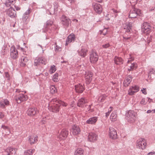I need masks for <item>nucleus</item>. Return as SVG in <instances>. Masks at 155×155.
Returning <instances> with one entry per match:
<instances>
[{
	"label": "nucleus",
	"instance_id": "nucleus-1",
	"mask_svg": "<svg viewBox=\"0 0 155 155\" xmlns=\"http://www.w3.org/2000/svg\"><path fill=\"white\" fill-rule=\"evenodd\" d=\"M56 101L57 99H53L50 102L48 105V109L53 112H57L59 110L60 105Z\"/></svg>",
	"mask_w": 155,
	"mask_h": 155
},
{
	"label": "nucleus",
	"instance_id": "nucleus-2",
	"mask_svg": "<svg viewBox=\"0 0 155 155\" xmlns=\"http://www.w3.org/2000/svg\"><path fill=\"white\" fill-rule=\"evenodd\" d=\"M126 115L128 121L130 123L134 122L136 119L137 114L134 110H129Z\"/></svg>",
	"mask_w": 155,
	"mask_h": 155
},
{
	"label": "nucleus",
	"instance_id": "nucleus-3",
	"mask_svg": "<svg viewBox=\"0 0 155 155\" xmlns=\"http://www.w3.org/2000/svg\"><path fill=\"white\" fill-rule=\"evenodd\" d=\"M136 145L137 148L142 150H144L147 146L146 141L144 138H139L136 141Z\"/></svg>",
	"mask_w": 155,
	"mask_h": 155
},
{
	"label": "nucleus",
	"instance_id": "nucleus-4",
	"mask_svg": "<svg viewBox=\"0 0 155 155\" xmlns=\"http://www.w3.org/2000/svg\"><path fill=\"white\" fill-rule=\"evenodd\" d=\"M137 15H142L141 11L140 9L134 8L130 11L129 16L130 18H135Z\"/></svg>",
	"mask_w": 155,
	"mask_h": 155
},
{
	"label": "nucleus",
	"instance_id": "nucleus-5",
	"mask_svg": "<svg viewBox=\"0 0 155 155\" xmlns=\"http://www.w3.org/2000/svg\"><path fill=\"white\" fill-rule=\"evenodd\" d=\"M28 98L26 95L22 93L19 94L15 97V99L18 103L19 104L22 102L27 101Z\"/></svg>",
	"mask_w": 155,
	"mask_h": 155
},
{
	"label": "nucleus",
	"instance_id": "nucleus-6",
	"mask_svg": "<svg viewBox=\"0 0 155 155\" xmlns=\"http://www.w3.org/2000/svg\"><path fill=\"white\" fill-rule=\"evenodd\" d=\"M98 56L97 53L94 51H91L90 57V61L92 63H95L98 61Z\"/></svg>",
	"mask_w": 155,
	"mask_h": 155
},
{
	"label": "nucleus",
	"instance_id": "nucleus-7",
	"mask_svg": "<svg viewBox=\"0 0 155 155\" xmlns=\"http://www.w3.org/2000/svg\"><path fill=\"white\" fill-rule=\"evenodd\" d=\"M46 64V60L44 57H37L35 60L34 64L38 66L40 64Z\"/></svg>",
	"mask_w": 155,
	"mask_h": 155
},
{
	"label": "nucleus",
	"instance_id": "nucleus-8",
	"mask_svg": "<svg viewBox=\"0 0 155 155\" xmlns=\"http://www.w3.org/2000/svg\"><path fill=\"white\" fill-rule=\"evenodd\" d=\"M151 27L150 24L145 22L143 23V26L142 28V31L147 35L149 34L150 32Z\"/></svg>",
	"mask_w": 155,
	"mask_h": 155
},
{
	"label": "nucleus",
	"instance_id": "nucleus-9",
	"mask_svg": "<svg viewBox=\"0 0 155 155\" xmlns=\"http://www.w3.org/2000/svg\"><path fill=\"white\" fill-rule=\"evenodd\" d=\"M68 134V132L66 130L63 129L62 130L57 137L59 140H63L67 137Z\"/></svg>",
	"mask_w": 155,
	"mask_h": 155
},
{
	"label": "nucleus",
	"instance_id": "nucleus-10",
	"mask_svg": "<svg viewBox=\"0 0 155 155\" xmlns=\"http://www.w3.org/2000/svg\"><path fill=\"white\" fill-rule=\"evenodd\" d=\"M109 134L110 137L112 139H116L117 138L116 130L112 127L109 128Z\"/></svg>",
	"mask_w": 155,
	"mask_h": 155
},
{
	"label": "nucleus",
	"instance_id": "nucleus-11",
	"mask_svg": "<svg viewBox=\"0 0 155 155\" xmlns=\"http://www.w3.org/2000/svg\"><path fill=\"white\" fill-rule=\"evenodd\" d=\"M139 90V87L137 86H133L130 87L128 90V94L132 95Z\"/></svg>",
	"mask_w": 155,
	"mask_h": 155
},
{
	"label": "nucleus",
	"instance_id": "nucleus-12",
	"mask_svg": "<svg viewBox=\"0 0 155 155\" xmlns=\"http://www.w3.org/2000/svg\"><path fill=\"white\" fill-rule=\"evenodd\" d=\"M38 137L35 135H32L28 137V141L31 145L36 143L38 141Z\"/></svg>",
	"mask_w": 155,
	"mask_h": 155
},
{
	"label": "nucleus",
	"instance_id": "nucleus-13",
	"mask_svg": "<svg viewBox=\"0 0 155 155\" xmlns=\"http://www.w3.org/2000/svg\"><path fill=\"white\" fill-rule=\"evenodd\" d=\"M97 136L94 133H90L88 136V140L91 142H94L97 140Z\"/></svg>",
	"mask_w": 155,
	"mask_h": 155
},
{
	"label": "nucleus",
	"instance_id": "nucleus-14",
	"mask_svg": "<svg viewBox=\"0 0 155 155\" xmlns=\"http://www.w3.org/2000/svg\"><path fill=\"white\" fill-rule=\"evenodd\" d=\"M93 7L94 10L97 13L100 14L102 12L103 9L100 4L94 3L93 4Z\"/></svg>",
	"mask_w": 155,
	"mask_h": 155
},
{
	"label": "nucleus",
	"instance_id": "nucleus-15",
	"mask_svg": "<svg viewBox=\"0 0 155 155\" xmlns=\"http://www.w3.org/2000/svg\"><path fill=\"white\" fill-rule=\"evenodd\" d=\"M87 103L88 101L87 100L84 98H81L78 100L77 105L79 107L83 108L86 106V104Z\"/></svg>",
	"mask_w": 155,
	"mask_h": 155
},
{
	"label": "nucleus",
	"instance_id": "nucleus-16",
	"mask_svg": "<svg viewBox=\"0 0 155 155\" xmlns=\"http://www.w3.org/2000/svg\"><path fill=\"white\" fill-rule=\"evenodd\" d=\"M10 55L13 59H16L18 57V51L14 46L11 47Z\"/></svg>",
	"mask_w": 155,
	"mask_h": 155
},
{
	"label": "nucleus",
	"instance_id": "nucleus-17",
	"mask_svg": "<svg viewBox=\"0 0 155 155\" xmlns=\"http://www.w3.org/2000/svg\"><path fill=\"white\" fill-rule=\"evenodd\" d=\"M38 112L36 108L34 107H30L27 110V114L30 116H33Z\"/></svg>",
	"mask_w": 155,
	"mask_h": 155
},
{
	"label": "nucleus",
	"instance_id": "nucleus-18",
	"mask_svg": "<svg viewBox=\"0 0 155 155\" xmlns=\"http://www.w3.org/2000/svg\"><path fill=\"white\" fill-rule=\"evenodd\" d=\"M71 131L73 135H77L80 134V128L79 126L74 125L72 127Z\"/></svg>",
	"mask_w": 155,
	"mask_h": 155
},
{
	"label": "nucleus",
	"instance_id": "nucleus-19",
	"mask_svg": "<svg viewBox=\"0 0 155 155\" xmlns=\"http://www.w3.org/2000/svg\"><path fill=\"white\" fill-rule=\"evenodd\" d=\"M92 73L89 71L86 72L85 75V78L86 82L87 84H89L92 80Z\"/></svg>",
	"mask_w": 155,
	"mask_h": 155
},
{
	"label": "nucleus",
	"instance_id": "nucleus-20",
	"mask_svg": "<svg viewBox=\"0 0 155 155\" xmlns=\"http://www.w3.org/2000/svg\"><path fill=\"white\" fill-rule=\"evenodd\" d=\"M54 25L53 24V22L50 21H48L46 22L45 28V31L48 30V29H49L52 30H54Z\"/></svg>",
	"mask_w": 155,
	"mask_h": 155
},
{
	"label": "nucleus",
	"instance_id": "nucleus-21",
	"mask_svg": "<svg viewBox=\"0 0 155 155\" xmlns=\"http://www.w3.org/2000/svg\"><path fill=\"white\" fill-rule=\"evenodd\" d=\"M7 15L10 17L15 18L16 16V12L15 9L12 8H10L7 10Z\"/></svg>",
	"mask_w": 155,
	"mask_h": 155
},
{
	"label": "nucleus",
	"instance_id": "nucleus-22",
	"mask_svg": "<svg viewBox=\"0 0 155 155\" xmlns=\"http://www.w3.org/2000/svg\"><path fill=\"white\" fill-rule=\"evenodd\" d=\"M75 39V35L73 34L70 35L67 38L65 45L67 46L70 43L74 41Z\"/></svg>",
	"mask_w": 155,
	"mask_h": 155
},
{
	"label": "nucleus",
	"instance_id": "nucleus-23",
	"mask_svg": "<svg viewBox=\"0 0 155 155\" xmlns=\"http://www.w3.org/2000/svg\"><path fill=\"white\" fill-rule=\"evenodd\" d=\"M75 88L77 92L82 93L84 90L83 86L81 84H78L75 86Z\"/></svg>",
	"mask_w": 155,
	"mask_h": 155
},
{
	"label": "nucleus",
	"instance_id": "nucleus-24",
	"mask_svg": "<svg viewBox=\"0 0 155 155\" xmlns=\"http://www.w3.org/2000/svg\"><path fill=\"white\" fill-rule=\"evenodd\" d=\"M123 26L126 32H130L131 29L132 23L131 22H127Z\"/></svg>",
	"mask_w": 155,
	"mask_h": 155
},
{
	"label": "nucleus",
	"instance_id": "nucleus-25",
	"mask_svg": "<svg viewBox=\"0 0 155 155\" xmlns=\"http://www.w3.org/2000/svg\"><path fill=\"white\" fill-rule=\"evenodd\" d=\"M97 120V117H94L90 118L86 121V123L88 124H94Z\"/></svg>",
	"mask_w": 155,
	"mask_h": 155
},
{
	"label": "nucleus",
	"instance_id": "nucleus-26",
	"mask_svg": "<svg viewBox=\"0 0 155 155\" xmlns=\"http://www.w3.org/2000/svg\"><path fill=\"white\" fill-rule=\"evenodd\" d=\"M132 80V77L130 76H127L124 81L123 84L125 87L128 86Z\"/></svg>",
	"mask_w": 155,
	"mask_h": 155
},
{
	"label": "nucleus",
	"instance_id": "nucleus-27",
	"mask_svg": "<svg viewBox=\"0 0 155 155\" xmlns=\"http://www.w3.org/2000/svg\"><path fill=\"white\" fill-rule=\"evenodd\" d=\"M61 20L63 25L66 26H68L69 23L71 22L70 20L64 16H62Z\"/></svg>",
	"mask_w": 155,
	"mask_h": 155
},
{
	"label": "nucleus",
	"instance_id": "nucleus-28",
	"mask_svg": "<svg viewBox=\"0 0 155 155\" xmlns=\"http://www.w3.org/2000/svg\"><path fill=\"white\" fill-rule=\"evenodd\" d=\"M8 155H16V150L15 149L9 147L7 149Z\"/></svg>",
	"mask_w": 155,
	"mask_h": 155
},
{
	"label": "nucleus",
	"instance_id": "nucleus-29",
	"mask_svg": "<svg viewBox=\"0 0 155 155\" xmlns=\"http://www.w3.org/2000/svg\"><path fill=\"white\" fill-rule=\"evenodd\" d=\"M16 0H6L5 4L7 7H9L12 5H13L15 2Z\"/></svg>",
	"mask_w": 155,
	"mask_h": 155
},
{
	"label": "nucleus",
	"instance_id": "nucleus-30",
	"mask_svg": "<svg viewBox=\"0 0 155 155\" xmlns=\"http://www.w3.org/2000/svg\"><path fill=\"white\" fill-rule=\"evenodd\" d=\"M114 61L115 64H120L123 63L122 58L117 56L115 57Z\"/></svg>",
	"mask_w": 155,
	"mask_h": 155
},
{
	"label": "nucleus",
	"instance_id": "nucleus-31",
	"mask_svg": "<svg viewBox=\"0 0 155 155\" xmlns=\"http://www.w3.org/2000/svg\"><path fill=\"white\" fill-rule=\"evenodd\" d=\"M84 151L81 148L77 149L74 152V155H84Z\"/></svg>",
	"mask_w": 155,
	"mask_h": 155
},
{
	"label": "nucleus",
	"instance_id": "nucleus-32",
	"mask_svg": "<svg viewBox=\"0 0 155 155\" xmlns=\"http://www.w3.org/2000/svg\"><path fill=\"white\" fill-rule=\"evenodd\" d=\"M9 103V101L7 99L3 100L0 102V106L4 107L5 105H8Z\"/></svg>",
	"mask_w": 155,
	"mask_h": 155
},
{
	"label": "nucleus",
	"instance_id": "nucleus-33",
	"mask_svg": "<svg viewBox=\"0 0 155 155\" xmlns=\"http://www.w3.org/2000/svg\"><path fill=\"white\" fill-rule=\"evenodd\" d=\"M117 115L114 112H112L110 117V119L112 122H114L117 120Z\"/></svg>",
	"mask_w": 155,
	"mask_h": 155
},
{
	"label": "nucleus",
	"instance_id": "nucleus-34",
	"mask_svg": "<svg viewBox=\"0 0 155 155\" xmlns=\"http://www.w3.org/2000/svg\"><path fill=\"white\" fill-rule=\"evenodd\" d=\"M137 67V64L136 63H131L130 66V68H129L128 70L130 71H133L134 69H135Z\"/></svg>",
	"mask_w": 155,
	"mask_h": 155
},
{
	"label": "nucleus",
	"instance_id": "nucleus-35",
	"mask_svg": "<svg viewBox=\"0 0 155 155\" xmlns=\"http://www.w3.org/2000/svg\"><path fill=\"white\" fill-rule=\"evenodd\" d=\"M87 50L85 49H81L79 52V54L82 57H84L86 55Z\"/></svg>",
	"mask_w": 155,
	"mask_h": 155
},
{
	"label": "nucleus",
	"instance_id": "nucleus-36",
	"mask_svg": "<svg viewBox=\"0 0 155 155\" xmlns=\"http://www.w3.org/2000/svg\"><path fill=\"white\" fill-rule=\"evenodd\" d=\"M28 61V59L27 57H25L21 59V65L22 66H25Z\"/></svg>",
	"mask_w": 155,
	"mask_h": 155
},
{
	"label": "nucleus",
	"instance_id": "nucleus-37",
	"mask_svg": "<svg viewBox=\"0 0 155 155\" xmlns=\"http://www.w3.org/2000/svg\"><path fill=\"white\" fill-rule=\"evenodd\" d=\"M35 149H30L26 151L25 152L24 155H32V154L35 151Z\"/></svg>",
	"mask_w": 155,
	"mask_h": 155
},
{
	"label": "nucleus",
	"instance_id": "nucleus-38",
	"mask_svg": "<svg viewBox=\"0 0 155 155\" xmlns=\"http://www.w3.org/2000/svg\"><path fill=\"white\" fill-rule=\"evenodd\" d=\"M56 70V67L54 65H52L50 67L49 72L51 74H52L54 73Z\"/></svg>",
	"mask_w": 155,
	"mask_h": 155
},
{
	"label": "nucleus",
	"instance_id": "nucleus-39",
	"mask_svg": "<svg viewBox=\"0 0 155 155\" xmlns=\"http://www.w3.org/2000/svg\"><path fill=\"white\" fill-rule=\"evenodd\" d=\"M56 102L58 103L59 105H61L64 107H66L68 105V104L67 103L58 99H57Z\"/></svg>",
	"mask_w": 155,
	"mask_h": 155
},
{
	"label": "nucleus",
	"instance_id": "nucleus-40",
	"mask_svg": "<svg viewBox=\"0 0 155 155\" xmlns=\"http://www.w3.org/2000/svg\"><path fill=\"white\" fill-rule=\"evenodd\" d=\"M50 88V92L51 94H54L56 92L57 90L54 86H51Z\"/></svg>",
	"mask_w": 155,
	"mask_h": 155
},
{
	"label": "nucleus",
	"instance_id": "nucleus-41",
	"mask_svg": "<svg viewBox=\"0 0 155 155\" xmlns=\"http://www.w3.org/2000/svg\"><path fill=\"white\" fill-rule=\"evenodd\" d=\"M105 96L104 95H101L99 97L98 99V102H102L105 99Z\"/></svg>",
	"mask_w": 155,
	"mask_h": 155
},
{
	"label": "nucleus",
	"instance_id": "nucleus-42",
	"mask_svg": "<svg viewBox=\"0 0 155 155\" xmlns=\"http://www.w3.org/2000/svg\"><path fill=\"white\" fill-rule=\"evenodd\" d=\"M155 74V70L153 68L151 69L150 70V72L148 74V78L149 79L151 78V74Z\"/></svg>",
	"mask_w": 155,
	"mask_h": 155
},
{
	"label": "nucleus",
	"instance_id": "nucleus-43",
	"mask_svg": "<svg viewBox=\"0 0 155 155\" xmlns=\"http://www.w3.org/2000/svg\"><path fill=\"white\" fill-rule=\"evenodd\" d=\"M58 74L56 73L53 76L52 80L54 82H57L58 81Z\"/></svg>",
	"mask_w": 155,
	"mask_h": 155
},
{
	"label": "nucleus",
	"instance_id": "nucleus-44",
	"mask_svg": "<svg viewBox=\"0 0 155 155\" xmlns=\"http://www.w3.org/2000/svg\"><path fill=\"white\" fill-rule=\"evenodd\" d=\"M108 29V28H104L102 31H101V34H102L104 35H106L107 33Z\"/></svg>",
	"mask_w": 155,
	"mask_h": 155
},
{
	"label": "nucleus",
	"instance_id": "nucleus-45",
	"mask_svg": "<svg viewBox=\"0 0 155 155\" xmlns=\"http://www.w3.org/2000/svg\"><path fill=\"white\" fill-rule=\"evenodd\" d=\"M113 108L112 107H110L108 109V111L106 113V116L107 117L109 115L110 113L113 110Z\"/></svg>",
	"mask_w": 155,
	"mask_h": 155
},
{
	"label": "nucleus",
	"instance_id": "nucleus-46",
	"mask_svg": "<svg viewBox=\"0 0 155 155\" xmlns=\"http://www.w3.org/2000/svg\"><path fill=\"white\" fill-rule=\"evenodd\" d=\"M2 127L4 130H7L10 133V128L8 126L3 125L2 126Z\"/></svg>",
	"mask_w": 155,
	"mask_h": 155
},
{
	"label": "nucleus",
	"instance_id": "nucleus-47",
	"mask_svg": "<svg viewBox=\"0 0 155 155\" xmlns=\"http://www.w3.org/2000/svg\"><path fill=\"white\" fill-rule=\"evenodd\" d=\"M110 45L109 43H107L102 45V47L104 48H107L110 46Z\"/></svg>",
	"mask_w": 155,
	"mask_h": 155
},
{
	"label": "nucleus",
	"instance_id": "nucleus-48",
	"mask_svg": "<svg viewBox=\"0 0 155 155\" xmlns=\"http://www.w3.org/2000/svg\"><path fill=\"white\" fill-rule=\"evenodd\" d=\"M130 58H128V60L127 61V63H131V61H133L134 60V58L131 54L130 55Z\"/></svg>",
	"mask_w": 155,
	"mask_h": 155
},
{
	"label": "nucleus",
	"instance_id": "nucleus-49",
	"mask_svg": "<svg viewBox=\"0 0 155 155\" xmlns=\"http://www.w3.org/2000/svg\"><path fill=\"white\" fill-rule=\"evenodd\" d=\"M141 91L142 93L145 95H146L147 94V90L146 88H143L141 90Z\"/></svg>",
	"mask_w": 155,
	"mask_h": 155
},
{
	"label": "nucleus",
	"instance_id": "nucleus-50",
	"mask_svg": "<svg viewBox=\"0 0 155 155\" xmlns=\"http://www.w3.org/2000/svg\"><path fill=\"white\" fill-rule=\"evenodd\" d=\"M146 103L147 102L144 98H143L140 101V104H146Z\"/></svg>",
	"mask_w": 155,
	"mask_h": 155
},
{
	"label": "nucleus",
	"instance_id": "nucleus-51",
	"mask_svg": "<svg viewBox=\"0 0 155 155\" xmlns=\"http://www.w3.org/2000/svg\"><path fill=\"white\" fill-rule=\"evenodd\" d=\"M56 51H60L61 50V48L60 47H58V46L56 45V47H55Z\"/></svg>",
	"mask_w": 155,
	"mask_h": 155
},
{
	"label": "nucleus",
	"instance_id": "nucleus-52",
	"mask_svg": "<svg viewBox=\"0 0 155 155\" xmlns=\"http://www.w3.org/2000/svg\"><path fill=\"white\" fill-rule=\"evenodd\" d=\"M4 115L3 113L1 112H0V118H2L4 117Z\"/></svg>",
	"mask_w": 155,
	"mask_h": 155
},
{
	"label": "nucleus",
	"instance_id": "nucleus-53",
	"mask_svg": "<svg viewBox=\"0 0 155 155\" xmlns=\"http://www.w3.org/2000/svg\"><path fill=\"white\" fill-rule=\"evenodd\" d=\"M155 154V153L153 152H151L148 153L147 155H154Z\"/></svg>",
	"mask_w": 155,
	"mask_h": 155
},
{
	"label": "nucleus",
	"instance_id": "nucleus-54",
	"mask_svg": "<svg viewBox=\"0 0 155 155\" xmlns=\"http://www.w3.org/2000/svg\"><path fill=\"white\" fill-rule=\"evenodd\" d=\"M5 76L7 78L9 77V75L8 72H5Z\"/></svg>",
	"mask_w": 155,
	"mask_h": 155
},
{
	"label": "nucleus",
	"instance_id": "nucleus-55",
	"mask_svg": "<svg viewBox=\"0 0 155 155\" xmlns=\"http://www.w3.org/2000/svg\"><path fill=\"white\" fill-rule=\"evenodd\" d=\"M123 38L124 40H128L130 38V37H125L124 36H123Z\"/></svg>",
	"mask_w": 155,
	"mask_h": 155
},
{
	"label": "nucleus",
	"instance_id": "nucleus-56",
	"mask_svg": "<svg viewBox=\"0 0 155 155\" xmlns=\"http://www.w3.org/2000/svg\"><path fill=\"white\" fill-rule=\"evenodd\" d=\"M15 8L17 11L19 10L20 9V8L18 7H15Z\"/></svg>",
	"mask_w": 155,
	"mask_h": 155
},
{
	"label": "nucleus",
	"instance_id": "nucleus-57",
	"mask_svg": "<svg viewBox=\"0 0 155 155\" xmlns=\"http://www.w3.org/2000/svg\"><path fill=\"white\" fill-rule=\"evenodd\" d=\"M30 13V11L29 10H28L27 12H26L25 13V15H27L28 14H29Z\"/></svg>",
	"mask_w": 155,
	"mask_h": 155
},
{
	"label": "nucleus",
	"instance_id": "nucleus-58",
	"mask_svg": "<svg viewBox=\"0 0 155 155\" xmlns=\"http://www.w3.org/2000/svg\"><path fill=\"white\" fill-rule=\"evenodd\" d=\"M96 2L101 3L102 2L103 0H95Z\"/></svg>",
	"mask_w": 155,
	"mask_h": 155
},
{
	"label": "nucleus",
	"instance_id": "nucleus-59",
	"mask_svg": "<svg viewBox=\"0 0 155 155\" xmlns=\"http://www.w3.org/2000/svg\"><path fill=\"white\" fill-rule=\"evenodd\" d=\"M152 112V110H148L147 111V113H150L151 112Z\"/></svg>",
	"mask_w": 155,
	"mask_h": 155
},
{
	"label": "nucleus",
	"instance_id": "nucleus-60",
	"mask_svg": "<svg viewBox=\"0 0 155 155\" xmlns=\"http://www.w3.org/2000/svg\"><path fill=\"white\" fill-rule=\"evenodd\" d=\"M2 64L0 63V70L2 68Z\"/></svg>",
	"mask_w": 155,
	"mask_h": 155
},
{
	"label": "nucleus",
	"instance_id": "nucleus-61",
	"mask_svg": "<svg viewBox=\"0 0 155 155\" xmlns=\"http://www.w3.org/2000/svg\"><path fill=\"white\" fill-rule=\"evenodd\" d=\"M73 21H75V22H78V20L76 19H74L73 20Z\"/></svg>",
	"mask_w": 155,
	"mask_h": 155
},
{
	"label": "nucleus",
	"instance_id": "nucleus-62",
	"mask_svg": "<svg viewBox=\"0 0 155 155\" xmlns=\"http://www.w3.org/2000/svg\"><path fill=\"white\" fill-rule=\"evenodd\" d=\"M71 3L73 2H74V0H68Z\"/></svg>",
	"mask_w": 155,
	"mask_h": 155
},
{
	"label": "nucleus",
	"instance_id": "nucleus-63",
	"mask_svg": "<svg viewBox=\"0 0 155 155\" xmlns=\"http://www.w3.org/2000/svg\"><path fill=\"white\" fill-rule=\"evenodd\" d=\"M71 107H74V104H73V103L72 104H71Z\"/></svg>",
	"mask_w": 155,
	"mask_h": 155
},
{
	"label": "nucleus",
	"instance_id": "nucleus-64",
	"mask_svg": "<svg viewBox=\"0 0 155 155\" xmlns=\"http://www.w3.org/2000/svg\"><path fill=\"white\" fill-rule=\"evenodd\" d=\"M153 113H155V109L152 110Z\"/></svg>",
	"mask_w": 155,
	"mask_h": 155
}]
</instances>
